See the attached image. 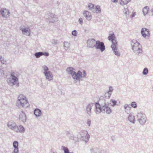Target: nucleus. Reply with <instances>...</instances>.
I'll return each instance as SVG.
<instances>
[{
	"label": "nucleus",
	"instance_id": "f257e3e1",
	"mask_svg": "<svg viewBox=\"0 0 153 153\" xmlns=\"http://www.w3.org/2000/svg\"><path fill=\"white\" fill-rule=\"evenodd\" d=\"M99 102L95 103L96 112L97 114H99L101 112H106L107 114H110L111 112L110 108L106 106L103 105L101 107L100 104L102 105L105 104V100L104 99H100Z\"/></svg>",
	"mask_w": 153,
	"mask_h": 153
},
{
	"label": "nucleus",
	"instance_id": "f03ea898",
	"mask_svg": "<svg viewBox=\"0 0 153 153\" xmlns=\"http://www.w3.org/2000/svg\"><path fill=\"white\" fill-rule=\"evenodd\" d=\"M74 69L73 68L69 67L67 68V71L68 74L72 75L74 79H79L80 77L82 76V73L80 71H79L77 74H76L74 71Z\"/></svg>",
	"mask_w": 153,
	"mask_h": 153
},
{
	"label": "nucleus",
	"instance_id": "7ed1b4c3",
	"mask_svg": "<svg viewBox=\"0 0 153 153\" xmlns=\"http://www.w3.org/2000/svg\"><path fill=\"white\" fill-rule=\"evenodd\" d=\"M18 102L22 107H24L28 104V101L26 97L23 94H20L18 98Z\"/></svg>",
	"mask_w": 153,
	"mask_h": 153
},
{
	"label": "nucleus",
	"instance_id": "20e7f679",
	"mask_svg": "<svg viewBox=\"0 0 153 153\" xmlns=\"http://www.w3.org/2000/svg\"><path fill=\"white\" fill-rule=\"evenodd\" d=\"M131 45L133 51H137V53L142 52V50L140 48V44L136 40H133L132 42Z\"/></svg>",
	"mask_w": 153,
	"mask_h": 153
},
{
	"label": "nucleus",
	"instance_id": "39448f33",
	"mask_svg": "<svg viewBox=\"0 0 153 153\" xmlns=\"http://www.w3.org/2000/svg\"><path fill=\"white\" fill-rule=\"evenodd\" d=\"M43 68L44 70V74L46 76V79L49 81L52 80L53 77V75L50 71H48V67L45 66L43 67Z\"/></svg>",
	"mask_w": 153,
	"mask_h": 153
},
{
	"label": "nucleus",
	"instance_id": "423d86ee",
	"mask_svg": "<svg viewBox=\"0 0 153 153\" xmlns=\"http://www.w3.org/2000/svg\"><path fill=\"white\" fill-rule=\"evenodd\" d=\"M108 39L109 41H111L112 42V45L111 47L112 48H115V45H117V42L116 38L114 33H111L109 35L108 37Z\"/></svg>",
	"mask_w": 153,
	"mask_h": 153
},
{
	"label": "nucleus",
	"instance_id": "0eeeda50",
	"mask_svg": "<svg viewBox=\"0 0 153 153\" xmlns=\"http://www.w3.org/2000/svg\"><path fill=\"white\" fill-rule=\"evenodd\" d=\"M139 122L140 124H143L145 123L146 121V115L141 113H139L137 115Z\"/></svg>",
	"mask_w": 153,
	"mask_h": 153
},
{
	"label": "nucleus",
	"instance_id": "6e6552de",
	"mask_svg": "<svg viewBox=\"0 0 153 153\" xmlns=\"http://www.w3.org/2000/svg\"><path fill=\"white\" fill-rule=\"evenodd\" d=\"M95 47L97 49H100L101 51H103L105 50V46L104 43L99 41H96Z\"/></svg>",
	"mask_w": 153,
	"mask_h": 153
},
{
	"label": "nucleus",
	"instance_id": "1a4fd4ad",
	"mask_svg": "<svg viewBox=\"0 0 153 153\" xmlns=\"http://www.w3.org/2000/svg\"><path fill=\"white\" fill-rule=\"evenodd\" d=\"M142 36L146 39H148L149 37L150 34L149 30L145 28H143L141 31Z\"/></svg>",
	"mask_w": 153,
	"mask_h": 153
},
{
	"label": "nucleus",
	"instance_id": "9d476101",
	"mask_svg": "<svg viewBox=\"0 0 153 153\" xmlns=\"http://www.w3.org/2000/svg\"><path fill=\"white\" fill-rule=\"evenodd\" d=\"M82 137V139L86 141L88 140L89 137V135L88 134L87 131H82L80 134Z\"/></svg>",
	"mask_w": 153,
	"mask_h": 153
},
{
	"label": "nucleus",
	"instance_id": "9b49d317",
	"mask_svg": "<svg viewBox=\"0 0 153 153\" xmlns=\"http://www.w3.org/2000/svg\"><path fill=\"white\" fill-rule=\"evenodd\" d=\"M96 41L94 39H91L88 40L87 42V44L89 47L93 48L95 47Z\"/></svg>",
	"mask_w": 153,
	"mask_h": 153
},
{
	"label": "nucleus",
	"instance_id": "f8f14e48",
	"mask_svg": "<svg viewBox=\"0 0 153 153\" xmlns=\"http://www.w3.org/2000/svg\"><path fill=\"white\" fill-rule=\"evenodd\" d=\"M14 73H12L11 74L12 83L13 85H16L19 86V83L18 82V79L17 77L14 76Z\"/></svg>",
	"mask_w": 153,
	"mask_h": 153
},
{
	"label": "nucleus",
	"instance_id": "ddd939ff",
	"mask_svg": "<svg viewBox=\"0 0 153 153\" xmlns=\"http://www.w3.org/2000/svg\"><path fill=\"white\" fill-rule=\"evenodd\" d=\"M13 147L14 148V150L12 153H18L19 152L18 146L19 143L16 141H14L13 143Z\"/></svg>",
	"mask_w": 153,
	"mask_h": 153
},
{
	"label": "nucleus",
	"instance_id": "4468645a",
	"mask_svg": "<svg viewBox=\"0 0 153 153\" xmlns=\"http://www.w3.org/2000/svg\"><path fill=\"white\" fill-rule=\"evenodd\" d=\"M1 13L3 16L7 17L9 16L10 13L6 9H2L1 10Z\"/></svg>",
	"mask_w": 153,
	"mask_h": 153
},
{
	"label": "nucleus",
	"instance_id": "2eb2a0df",
	"mask_svg": "<svg viewBox=\"0 0 153 153\" xmlns=\"http://www.w3.org/2000/svg\"><path fill=\"white\" fill-rule=\"evenodd\" d=\"M8 127L13 130H16L17 127L16 124L13 122H10L8 124Z\"/></svg>",
	"mask_w": 153,
	"mask_h": 153
},
{
	"label": "nucleus",
	"instance_id": "dca6fc26",
	"mask_svg": "<svg viewBox=\"0 0 153 153\" xmlns=\"http://www.w3.org/2000/svg\"><path fill=\"white\" fill-rule=\"evenodd\" d=\"M19 119L23 122L26 121V117L25 114L23 112H21L19 114Z\"/></svg>",
	"mask_w": 153,
	"mask_h": 153
},
{
	"label": "nucleus",
	"instance_id": "f3484780",
	"mask_svg": "<svg viewBox=\"0 0 153 153\" xmlns=\"http://www.w3.org/2000/svg\"><path fill=\"white\" fill-rule=\"evenodd\" d=\"M83 14L84 16L87 20H91L92 18V16L90 13L87 11H86L84 12Z\"/></svg>",
	"mask_w": 153,
	"mask_h": 153
},
{
	"label": "nucleus",
	"instance_id": "a211bd4d",
	"mask_svg": "<svg viewBox=\"0 0 153 153\" xmlns=\"http://www.w3.org/2000/svg\"><path fill=\"white\" fill-rule=\"evenodd\" d=\"M22 33L27 35H30V30L29 28H26L22 29H21Z\"/></svg>",
	"mask_w": 153,
	"mask_h": 153
},
{
	"label": "nucleus",
	"instance_id": "6ab92c4d",
	"mask_svg": "<svg viewBox=\"0 0 153 153\" xmlns=\"http://www.w3.org/2000/svg\"><path fill=\"white\" fill-rule=\"evenodd\" d=\"M113 90V89L112 88V87H110L109 91H108L105 94V97H107L108 98H109Z\"/></svg>",
	"mask_w": 153,
	"mask_h": 153
},
{
	"label": "nucleus",
	"instance_id": "aec40b11",
	"mask_svg": "<svg viewBox=\"0 0 153 153\" xmlns=\"http://www.w3.org/2000/svg\"><path fill=\"white\" fill-rule=\"evenodd\" d=\"M131 1V0H120V3L121 5L123 6L127 4Z\"/></svg>",
	"mask_w": 153,
	"mask_h": 153
},
{
	"label": "nucleus",
	"instance_id": "412c9836",
	"mask_svg": "<svg viewBox=\"0 0 153 153\" xmlns=\"http://www.w3.org/2000/svg\"><path fill=\"white\" fill-rule=\"evenodd\" d=\"M149 8L147 6L144 7L143 9V13L144 15L147 14L149 11Z\"/></svg>",
	"mask_w": 153,
	"mask_h": 153
},
{
	"label": "nucleus",
	"instance_id": "4be33fe9",
	"mask_svg": "<svg viewBox=\"0 0 153 153\" xmlns=\"http://www.w3.org/2000/svg\"><path fill=\"white\" fill-rule=\"evenodd\" d=\"M34 114L36 116H39L41 115V111L39 109H36L34 110Z\"/></svg>",
	"mask_w": 153,
	"mask_h": 153
},
{
	"label": "nucleus",
	"instance_id": "5701e85b",
	"mask_svg": "<svg viewBox=\"0 0 153 153\" xmlns=\"http://www.w3.org/2000/svg\"><path fill=\"white\" fill-rule=\"evenodd\" d=\"M129 120L131 123H134L135 120V117L131 114H130L128 117Z\"/></svg>",
	"mask_w": 153,
	"mask_h": 153
},
{
	"label": "nucleus",
	"instance_id": "b1692460",
	"mask_svg": "<svg viewBox=\"0 0 153 153\" xmlns=\"http://www.w3.org/2000/svg\"><path fill=\"white\" fill-rule=\"evenodd\" d=\"M117 45H115V48H112L115 54L117 56H119L120 55V53L119 52L117 51Z\"/></svg>",
	"mask_w": 153,
	"mask_h": 153
},
{
	"label": "nucleus",
	"instance_id": "393cba45",
	"mask_svg": "<svg viewBox=\"0 0 153 153\" xmlns=\"http://www.w3.org/2000/svg\"><path fill=\"white\" fill-rule=\"evenodd\" d=\"M17 128H18V130H16V132H23L25 131L24 128L22 126H20L18 127H17Z\"/></svg>",
	"mask_w": 153,
	"mask_h": 153
},
{
	"label": "nucleus",
	"instance_id": "a878e982",
	"mask_svg": "<svg viewBox=\"0 0 153 153\" xmlns=\"http://www.w3.org/2000/svg\"><path fill=\"white\" fill-rule=\"evenodd\" d=\"M43 55H44L43 53L41 52L36 53L35 54V55L36 58H39Z\"/></svg>",
	"mask_w": 153,
	"mask_h": 153
},
{
	"label": "nucleus",
	"instance_id": "bb28decb",
	"mask_svg": "<svg viewBox=\"0 0 153 153\" xmlns=\"http://www.w3.org/2000/svg\"><path fill=\"white\" fill-rule=\"evenodd\" d=\"M95 11L97 13H100L101 11V9L99 6H97L95 8Z\"/></svg>",
	"mask_w": 153,
	"mask_h": 153
},
{
	"label": "nucleus",
	"instance_id": "cd10ccee",
	"mask_svg": "<svg viewBox=\"0 0 153 153\" xmlns=\"http://www.w3.org/2000/svg\"><path fill=\"white\" fill-rule=\"evenodd\" d=\"M62 149L64 151L65 153H69L68 149L65 146H62Z\"/></svg>",
	"mask_w": 153,
	"mask_h": 153
},
{
	"label": "nucleus",
	"instance_id": "c85d7f7f",
	"mask_svg": "<svg viewBox=\"0 0 153 153\" xmlns=\"http://www.w3.org/2000/svg\"><path fill=\"white\" fill-rule=\"evenodd\" d=\"M131 105L132 107L134 108H136L137 107V105L136 102H132L131 103Z\"/></svg>",
	"mask_w": 153,
	"mask_h": 153
},
{
	"label": "nucleus",
	"instance_id": "c756f323",
	"mask_svg": "<svg viewBox=\"0 0 153 153\" xmlns=\"http://www.w3.org/2000/svg\"><path fill=\"white\" fill-rule=\"evenodd\" d=\"M148 69L146 68H145L143 71V74L144 75L147 74L148 73Z\"/></svg>",
	"mask_w": 153,
	"mask_h": 153
},
{
	"label": "nucleus",
	"instance_id": "7c9ffc66",
	"mask_svg": "<svg viewBox=\"0 0 153 153\" xmlns=\"http://www.w3.org/2000/svg\"><path fill=\"white\" fill-rule=\"evenodd\" d=\"M94 5L92 3H89L88 4V7L89 8V9H91L93 8Z\"/></svg>",
	"mask_w": 153,
	"mask_h": 153
},
{
	"label": "nucleus",
	"instance_id": "2f4dec72",
	"mask_svg": "<svg viewBox=\"0 0 153 153\" xmlns=\"http://www.w3.org/2000/svg\"><path fill=\"white\" fill-rule=\"evenodd\" d=\"M111 101L112 103V104L111 105L112 106H114L116 105L117 101L115 100H111Z\"/></svg>",
	"mask_w": 153,
	"mask_h": 153
},
{
	"label": "nucleus",
	"instance_id": "473e14b6",
	"mask_svg": "<svg viewBox=\"0 0 153 153\" xmlns=\"http://www.w3.org/2000/svg\"><path fill=\"white\" fill-rule=\"evenodd\" d=\"M124 12L126 15L128 14L129 13V10L128 9H125Z\"/></svg>",
	"mask_w": 153,
	"mask_h": 153
},
{
	"label": "nucleus",
	"instance_id": "72a5a7b5",
	"mask_svg": "<svg viewBox=\"0 0 153 153\" xmlns=\"http://www.w3.org/2000/svg\"><path fill=\"white\" fill-rule=\"evenodd\" d=\"M72 34L74 36H76L77 35V32L75 30H74L72 32Z\"/></svg>",
	"mask_w": 153,
	"mask_h": 153
},
{
	"label": "nucleus",
	"instance_id": "f704fd0d",
	"mask_svg": "<svg viewBox=\"0 0 153 153\" xmlns=\"http://www.w3.org/2000/svg\"><path fill=\"white\" fill-rule=\"evenodd\" d=\"M87 111H90L91 109V106L90 105H88L87 108Z\"/></svg>",
	"mask_w": 153,
	"mask_h": 153
},
{
	"label": "nucleus",
	"instance_id": "c9c22d12",
	"mask_svg": "<svg viewBox=\"0 0 153 153\" xmlns=\"http://www.w3.org/2000/svg\"><path fill=\"white\" fill-rule=\"evenodd\" d=\"M79 21L80 24H82V18H79Z\"/></svg>",
	"mask_w": 153,
	"mask_h": 153
},
{
	"label": "nucleus",
	"instance_id": "e433bc0d",
	"mask_svg": "<svg viewBox=\"0 0 153 153\" xmlns=\"http://www.w3.org/2000/svg\"><path fill=\"white\" fill-rule=\"evenodd\" d=\"M88 126H90L91 124V121L90 120H88L87 123Z\"/></svg>",
	"mask_w": 153,
	"mask_h": 153
},
{
	"label": "nucleus",
	"instance_id": "4c0bfd02",
	"mask_svg": "<svg viewBox=\"0 0 153 153\" xmlns=\"http://www.w3.org/2000/svg\"><path fill=\"white\" fill-rule=\"evenodd\" d=\"M136 13L135 12H133L132 13V14L131 15V16L132 17H133L135 16L136 15Z\"/></svg>",
	"mask_w": 153,
	"mask_h": 153
},
{
	"label": "nucleus",
	"instance_id": "58836bf2",
	"mask_svg": "<svg viewBox=\"0 0 153 153\" xmlns=\"http://www.w3.org/2000/svg\"><path fill=\"white\" fill-rule=\"evenodd\" d=\"M111 1L112 2L115 3H117L118 1V0H111Z\"/></svg>",
	"mask_w": 153,
	"mask_h": 153
},
{
	"label": "nucleus",
	"instance_id": "ea45409f",
	"mask_svg": "<svg viewBox=\"0 0 153 153\" xmlns=\"http://www.w3.org/2000/svg\"><path fill=\"white\" fill-rule=\"evenodd\" d=\"M128 105H127V104H126V105H125L124 106V108L125 109H126L128 107Z\"/></svg>",
	"mask_w": 153,
	"mask_h": 153
},
{
	"label": "nucleus",
	"instance_id": "a19ab883",
	"mask_svg": "<svg viewBox=\"0 0 153 153\" xmlns=\"http://www.w3.org/2000/svg\"><path fill=\"white\" fill-rule=\"evenodd\" d=\"M46 56H48L49 55V54L48 53H45V54Z\"/></svg>",
	"mask_w": 153,
	"mask_h": 153
},
{
	"label": "nucleus",
	"instance_id": "79ce46f5",
	"mask_svg": "<svg viewBox=\"0 0 153 153\" xmlns=\"http://www.w3.org/2000/svg\"><path fill=\"white\" fill-rule=\"evenodd\" d=\"M152 12L153 14V8L152 10Z\"/></svg>",
	"mask_w": 153,
	"mask_h": 153
},
{
	"label": "nucleus",
	"instance_id": "37998d69",
	"mask_svg": "<svg viewBox=\"0 0 153 153\" xmlns=\"http://www.w3.org/2000/svg\"><path fill=\"white\" fill-rule=\"evenodd\" d=\"M84 72V73H85V72L84 71V72Z\"/></svg>",
	"mask_w": 153,
	"mask_h": 153
}]
</instances>
